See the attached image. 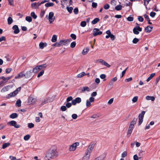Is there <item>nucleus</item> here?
Segmentation results:
<instances>
[{
	"label": "nucleus",
	"mask_w": 160,
	"mask_h": 160,
	"mask_svg": "<svg viewBox=\"0 0 160 160\" xmlns=\"http://www.w3.org/2000/svg\"><path fill=\"white\" fill-rule=\"evenodd\" d=\"M58 155V153L57 151V149L55 147H52L48 150L45 159L47 158L48 160L51 159H54L56 158Z\"/></svg>",
	"instance_id": "nucleus-1"
},
{
	"label": "nucleus",
	"mask_w": 160,
	"mask_h": 160,
	"mask_svg": "<svg viewBox=\"0 0 160 160\" xmlns=\"http://www.w3.org/2000/svg\"><path fill=\"white\" fill-rule=\"evenodd\" d=\"M71 40V39L61 40L59 42H57L53 44L52 46L59 47L62 45H66L68 44Z\"/></svg>",
	"instance_id": "nucleus-2"
},
{
	"label": "nucleus",
	"mask_w": 160,
	"mask_h": 160,
	"mask_svg": "<svg viewBox=\"0 0 160 160\" xmlns=\"http://www.w3.org/2000/svg\"><path fill=\"white\" fill-rule=\"evenodd\" d=\"M145 113V112L142 111L141 113H140L138 115V125H140L143 121V118L144 116Z\"/></svg>",
	"instance_id": "nucleus-3"
},
{
	"label": "nucleus",
	"mask_w": 160,
	"mask_h": 160,
	"mask_svg": "<svg viewBox=\"0 0 160 160\" xmlns=\"http://www.w3.org/2000/svg\"><path fill=\"white\" fill-rule=\"evenodd\" d=\"M95 146V144L94 143H91L88 146V148H87L86 152L85 153H87L90 155L91 154V153L94 147Z\"/></svg>",
	"instance_id": "nucleus-4"
},
{
	"label": "nucleus",
	"mask_w": 160,
	"mask_h": 160,
	"mask_svg": "<svg viewBox=\"0 0 160 160\" xmlns=\"http://www.w3.org/2000/svg\"><path fill=\"white\" fill-rule=\"evenodd\" d=\"M50 24L52 23L55 19V17L54 16V13L53 12H50L49 13L48 18Z\"/></svg>",
	"instance_id": "nucleus-5"
},
{
	"label": "nucleus",
	"mask_w": 160,
	"mask_h": 160,
	"mask_svg": "<svg viewBox=\"0 0 160 160\" xmlns=\"http://www.w3.org/2000/svg\"><path fill=\"white\" fill-rule=\"evenodd\" d=\"M8 124H9L16 128H19L21 127L20 125L17 124L16 122L13 120L8 122Z\"/></svg>",
	"instance_id": "nucleus-6"
},
{
	"label": "nucleus",
	"mask_w": 160,
	"mask_h": 160,
	"mask_svg": "<svg viewBox=\"0 0 160 160\" xmlns=\"http://www.w3.org/2000/svg\"><path fill=\"white\" fill-rule=\"evenodd\" d=\"M142 29L140 26L135 27L133 29V33L136 35H138L139 33V32L142 31Z\"/></svg>",
	"instance_id": "nucleus-7"
},
{
	"label": "nucleus",
	"mask_w": 160,
	"mask_h": 160,
	"mask_svg": "<svg viewBox=\"0 0 160 160\" xmlns=\"http://www.w3.org/2000/svg\"><path fill=\"white\" fill-rule=\"evenodd\" d=\"M79 145V143L77 142L73 143L69 147V150L70 151H75L77 148V147Z\"/></svg>",
	"instance_id": "nucleus-8"
},
{
	"label": "nucleus",
	"mask_w": 160,
	"mask_h": 160,
	"mask_svg": "<svg viewBox=\"0 0 160 160\" xmlns=\"http://www.w3.org/2000/svg\"><path fill=\"white\" fill-rule=\"evenodd\" d=\"M93 35L94 36L100 35L102 34V32L99 31V30L97 28H94L93 29Z\"/></svg>",
	"instance_id": "nucleus-9"
},
{
	"label": "nucleus",
	"mask_w": 160,
	"mask_h": 160,
	"mask_svg": "<svg viewBox=\"0 0 160 160\" xmlns=\"http://www.w3.org/2000/svg\"><path fill=\"white\" fill-rule=\"evenodd\" d=\"M81 102V99L79 97L76 98L75 99L72 100V103L73 105H75L77 103H79Z\"/></svg>",
	"instance_id": "nucleus-10"
},
{
	"label": "nucleus",
	"mask_w": 160,
	"mask_h": 160,
	"mask_svg": "<svg viewBox=\"0 0 160 160\" xmlns=\"http://www.w3.org/2000/svg\"><path fill=\"white\" fill-rule=\"evenodd\" d=\"M12 29L14 30L13 32L15 34H18L20 32L19 29L17 25H14L12 28Z\"/></svg>",
	"instance_id": "nucleus-11"
},
{
	"label": "nucleus",
	"mask_w": 160,
	"mask_h": 160,
	"mask_svg": "<svg viewBox=\"0 0 160 160\" xmlns=\"http://www.w3.org/2000/svg\"><path fill=\"white\" fill-rule=\"evenodd\" d=\"M24 77L25 78V75L24 73V72L23 71L21 72L19 74H18L17 76H16L15 77V78L17 79L18 78H23Z\"/></svg>",
	"instance_id": "nucleus-12"
},
{
	"label": "nucleus",
	"mask_w": 160,
	"mask_h": 160,
	"mask_svg": "<svg viewBox=\"0 0 160 160\" xmlns=\"http://www.w3.org/2000/svg\"><path fill=\"white\" fill-rule=\"evenodd\" d=\"M32 70L28 71L25 74L26 78H31L32 76Z\"/></svg>",
	"instance_id": "nucleus-13"
},
{
	"label": "nucleus",
	"mask_w": 160,
	"mask_h": 160,
	"mask_svg": "<svg viewBox=\"0 0 160 160\" xmlns=\"http://www.w3.org/2000/svg\"><path fill=\"white\" fill-rule=\"evenodd\" d=\"M36 102V99L32 97H29L28 98V103L29 104H33Z\"/></svg>",
	"instance_id": "nucleus-14"
},
{
	"label": "nucleus",
	"mask_w": 160,
	"mask_h": 160,
	"mask_svg": "<svg viewBox=\"0 0 160 160\" xmlns=\"http://www.w3.org/2000/svg\"><path fill=\"white\" fill-rule=\"evenodd\" d=\"M40 5H41V4H40V2H34L31 4V7L32 8L36 9L38 8V7Z\"/></svg>",
	"instance_id": "nucleus-15"
},
{
	"label": "nucleus",
	"mask_w": 160,
	"mask_h": 160,
	"mask_svg": "<svg viewBox=\"0 0 160 160\" xmlns=\"http://www.w3.org/2000/svg\"><path fill=\"white\" fill-rule=\"evenodd\" d=\"M79 90L82 91V92H83L85 91L89 92L90 91V89L88 87H81L79 88Z\"/></svg>",
	"instance_id": "nucleus-16"
},
{
	"label": "nucleus",
	"mask_w": 160,
	"mask_h": 160,
	"mask_svg": "<svg viewBox=\"0 0 160 160\" xmlns=\"http://www.w3.org/2000/svg\"><path fill=\"white\" fill-rule=\"evenodd\" d=\"M99 62L108 68H109L110 67V65L109 64L102 59H100L99 61Z\"/></svg>",
	"instance_id": "nucleus-17"
},
{
	"label": "nucleus",
	"mask_w": 160,
	"mask_h": 160,
	"mask_svg": "<svg viewBox=\"0 0 160 160\" xmlns=\"http://www.w3.org/2000/svg\"><path fill=\"white\" fill-rule=\"evenodd\" d=\"M152 28L153 27L148 26L145 28V30L147 33H150L152 31Z\"/></svg>",
	"instance_id": "nucleus-18"
},
{
	"label": "nucleus",
	"mask_w": 160,
	"mask_h": 160,
	"mask_svg": "<svg viewBox=\"0 0 160 160\" xmlns=\"http://www.w3.org/2000/svg\"><path fill=\"white\" fill-rule=\"evenodd\" d=\"M16 91H14L9 94H8L6 96V98H9L15 96L17 95L16 93L15 92Z\"/></svg>",
	"instance_id": "nucleus-19"
},
{
	"label": "nucleus",
	"mask_w": 160,
	"mask_h": 160,
	"mask_svg": "<svg viewBox=\"0 0 160 160\" xmlns=\"http://www.w3.org/2000/svg\"><path fill=\"white\" fill-rule=\"evenodd\" d=\"M47 44L46 43H44L43 42H41L39 44V47L40 48L42 49L44 47L47 46Z\"/></svg>",
	"instance_id": "nucleus-20"
},
{
	"label": "nucleus",
	"mask_w": 160,
	"mask_h": 160,
	"mask_svg": "<svg viewBox=\"0 0 160 160\" xmlns=\"http://www.w3.org/2000/svg\"><path fill=\"white\" fill-rule=\"evenodd\" d=\"M90 155L85 153L84 156L83 157L82 160H89L90 158Z\"/></svg>",
	"instance_id": "nucleus-21"
},
{
	"label": "nucleus",
	"mask_w": 160,
	"mask_h": 160,
	"mask_svg": "<svg viewBox=\"0 0 160 160\" xmlns=\"http://www.w3.org/2000/svg\"><path fill=\"white\" fill-rule=\"evenodd\" d=\"M146 99L147 100H151L152 101H153L155 99V97L153 96H147L146 97Z\"/></svg>",
	"instance_id": "nucleus-22"
},
{
	"label": "nucleus",
	"mask_w": 160,
	"mask_h": 160,
	"mask_svg": "<svg viewBox=\"0 0 160 160\" xmlns=\"http://www.w3.org/2000/svg\"><path fill=\"white\" fill-rule=\"evenodd\" d=\"M49 98H46L43 101L42 103L41 104L42 105H43L46 103L48 102H52V101Z\"/></svg>",
	"instance_id": "nucleus-23"
},
{
	"label": "nucleus",
	"mask_w": 160,
	"mask_h": 160,
	"mask_svg": "<svg viewBox=\"0 0 160 160\" xmlns=\"http://www.w3.org/2000/svg\"><path fill=\"white\" fill-rule=\"evenodd\" d=\"M18 116V114L16 113H13L11 114L10 116V118H17Z\"/></svg>",
	"instance_id": "nucleus-24"
},
{
	"label": "nucleus",
	"mask_w": 160,
	"mask_h": 160,
	"mask_svg": "<svg viewBox=\"0 0 160 160\" xmlns=\"http://www.w3.org/2000/svg\"><path fill=\"white\" fill-rule=\"evenodd\" d=\"M137 120V118H134L131 121L130 125L134 126V125L135 124Z\"/></svg>",
	"instance_id": "nucleus-25"
},
{
	"label": "nucleus",
	"mask_w": 160,
	"mask_h": 160,
	"mask_svg": "<svg viewBox=\"0 0 160 160\" xmlns=\"http://www.w3.org/2000/svg\"><path fill=\"white\" fill-rule=\"evenodd\" d=\"M155 73H152L150 75L149 77L147 79L146 81L147 82H149L150 80H151L153 77L155 75Z\"/></svg>",
	"instance_id": "nucleus-26"
},
{
	"label": "nucleus",
	"mask_w": 160,
	"mask_h": 160,
	"mask_svg": "<svg viewBox=\"0 0 160 160\" xmlns=\"http://www.w3.org/2000/svg\"><path fill=\"white\" fill-rule=\"evenodd\" d=\"M10 145V143L9 142L5 143L2 145V148L4 149L8 147Z\"/></svg>",
	"instance_id": "nucleus-27"
},
{
	"label": "nucleus",
	"mask_w": 160,
	"mask_h": 160,
	"mask_svg": "<svg viewBox=\"0 0 160 160\" xmlns=\"http://www.w3.org/2000/svg\"><path fill=\"white\" fill-rule=\"evenodd\" d=\"M99 20L100 19L98 18H96L92 21V24H95L98 22Z\"/></svg>",
	"instance_id": "nucleus-28"
},
{
	"label": "nucleus",
	"mask_w": 160,
	"mask_h": 160,
	"mask_svg": "<svg viewBox=\"0 0 160 160\" xmlns=\"http://www.w3.org/2000/svg\"><path fill=\"white\" fill-rule=\"evenodd\" d=\"M54 4L53 2H48L46 3L45 6L46 7H52L53 6Z\"/></svg>",
	"instance_id": "nucleus-29"
},
{
	"label": "nucleus",
	"mask_w": 160,
	"mask_h": 160,
	"mask_svg": "<svg viewBox=\"0 0 160 160\" xmlns=\"http://www.w3.org/2000/svg\"><path fill=\"white\" fill-rule=\"evenodd\" d=\"M86 75L84 72H82L81 73L78 74L77 77L78 78H81Z\"/></svg>",
	"instance_id": "nucleus-30"
},
{
	"label": "nucleus",
	"mask_w": 160,
	"mask_h": 160,
	"mask_svg": "<svg viewBox=\"0 0 160 160\" xmlns=\"http://www.w3.org/2000/svg\"><path fill=\"white\" fill-rule=\"evenodd\" d=\"M105 158V156L103 155H101L96 158L95 160H104Z\"/></svg>",
	"instance_id": "nucleus-31"
},
{
	"label": "nucleus",
	"mask_w": 160,
	"mask_h": 160,
	"mask_svg": "<svg viewBox=\"0 0 160 160\" xmlns=\"http://www.w3.org/2000/svg\"><path fill=\"white\" fill-rule=\"evenodd\" d=\"M89 51V49L86 48L84 49L82 52V53L83 55H86L87 54Z\"/></svg>",
	"instance_id": "nucleus-32"
},
{
	"label": "nucleus",
	"mask_w": 160,
	"mask_h": 160,
	"mask_svg": "<svg viewBox=\"0 0 160 160\" xmlns=\"http://www.w3.org/2000/svg\"><path fill=\"white\" fill-rule=\"evenodd\" d=\"M13 22V19L12 18L10 17H9L8 19V22L9 25H10Z\"/></svg>",
	"instance_id": "nucleus-33"
},
{
	"label": "nucleus",
	"mask_w": 160,
	"mask_h": 160,
	"mask_svg": "<svg viewBox=\"0 0 160 160\" xmlns=\"http://www.w3.org/2000/svg\"><path fill=\"white\" fill-rule=\"evenodd\" d=\"M57 36L56 35H54L52 38L51 41L52 42H55L57 41Z\"/></svg>",
	"instance_id": "nucleus-34"
},
{
	"label": "nucleus",
	"mask_w": 160,
	"mask_h": 160,
	"mask_svg": "<svg viewBox=\"0 0 160 160\" xmlns=\"http://www.w3.org/2000/svg\"><path fill=\"white\" fill-rule=\"evenodd\" d=\"M122 7L121 5H119L115 7V9L117 11L120 10L122 9Z\"/></svg>",
	"instance_id": "nucleus-35"
},
{
	"label": "nucleus",
	"mask_w": 160,
	"mask_h": 160,
	"mask_svg": "<svg viewBox=\"0 0 160 160\" xmlns=\"http://www.w3.org/2000/svg\"><path fill=\"white\" fill-rule=\"evenodd\" d=\"M26 20L29 22H31L32 21V19L30 16H27L25 18Z\"/></svg>",
	"instance_id": "nucleus-36"
},
{
	"label": "nucleus",
	"mask_w": 160,
	"mask_h": 160,
	"mask_svg": "<svg viewBox=\"0 0 160 160\" xmlns=\"http://www.w3.org/2000/svg\"><path fill=\"white\" fill-rule=\"evenodd\" d=\"M31 15L34 19H36L37 17L34 12H32L31 13Z\"/></svg>",
	"instance_id": "nucleus-37"
},
{
	"label": "nucleus",
	"mask_w": 160,
	"mask_h": 160,
	"mask_svg": "<svg viewBox=\"0 0 160 160\" xmlns=\"http://www.w3.org/2000/svg\"><path fill=\"white\" fill-rule=\"evenodd\" d=\"M39 67L40 68L42 69V68H46L47 66V65L46 63H45L43 64L39 65Z\"/></svg>",
	"instance_id": "nucleus-38"
},
{
	"label": "nucleus",
	"mask_w": 160,
	"mask_h": 160,
	"mask_svg": "<svg viewBox=\"0 0 160 160\" xmlns=\"http://www.w3.org/2000/svg\"><path fill=\"white\" fill-rule=\"evenodd\" d=\"M0 79H2L3 80V81H2L0 82V85H1L2 83L4 82V81L5 82H7L6 78H5L4 77H0Z\"/></svg>",
	"instance_id": "nucleus-39"
},
{
	"label": "nucleus",
	"mask_w": 160,
	"mask_h": 160,
	"mask_svg": "<svg viewBox=\"0 0 160 160\" xmlns=\"http://www.w3.org/2000/svg\"><path fill=\"white\" fill-rule=\"evenodd\" d=\"M44 73V71L43 70H42L41 72L39 73L38 74L37 77L38 78L40 77V76L42 75Z\"/></svg>",
	"instance_id": "nucleus-40"
},
{
	"label": "nucleus",
	"mask_w": 160,
	"mask_h": 160,
	"mask_svg": "<svg viewBox=\"0 0 160 160\" xmlns=\"http://www.w3.org/2000/svg\"><path fill=\"white\" fill-rule=\"evenodd\" d=\"M21 102L20 100H18L17 101L16 105L18 107H20L21 106Z\"/></svg>",
	"instance_id": "nucleus-41"
},
{
	"label": "nucleus",
	"mask_w": 160,
	"mask_h": 160,
	"mask_svg": "<svg viewBox=\"0 0 160 160\" xmlns=\"http://www.w3.org/2000/svg\"><path fill=\"white\" fill-rule=\"evenodd\" d=\"M30 136L29 135H27L24 136V139L25 140H28L30 138Z\"/></svg>",
	"instance_id": "nucleus-42"
},
{
	"label": "nucleus",
	"mask_w": 160,
	"mask_h": 160,
	"mask_svg": "<svg viewBox=\"0 0 160 160\" xmlns=\"http://www.w3.org/2000/svg\"><path fill=\"white\" fill-rule=\"evenodd\" d=\"M67 10L69 12V13H71L72 12V10H73V8L72 7H67Z\"/></svg>",
	"instance_id": "nucleus-43"
},
{
	"label": "nucleus",
	"mask_w": 160,
	"mask_h": 160,
	"mask_svg": "<svg viewBox=\"0 0 160 160\" xmlns=\"http://www.w3.org/2000/svg\"><path fill=\"white\" fill-rule=\"evenodd\" d=\"M139 41V39L137 38H135L132 40V42L134 44H136Z\"/></svg>",
	"instance_id": "nucleus-44"
},
{
	"label": "nucleus",
	"mask_w": 160,
	"mask_h": 160,
	"mask_svg": "<svg viewBox=\"0 0 160 160\" xmlns=\"http://www.w3.org/2000/svg\"><path fill=\"white\" fill-rule=\"evenodd\" d=\"M80 25L82 27H84L86 25V22L85 21H82L81 22Z\"/></svg>",
	"instance_id": "nucleus-45"
},
{
	"label": "nucleus",
	"mask_w": 160,
	"mask_h": 160,
	"mask_svg": "<svg viewBox=\"0 0 160 160\" xmlns=\"http://www.w3.org/2000/svg\"><path fill=\"white\" fill-rule=\"evenodd\" d=\"M70 37L73 40H75L76 39V36L74 34H71L70 35Z\"/></svg>",
	"instance_id": "nucleus-46"
},
{
	"label": "nucleus",
	"mask_w": 160,
	"mask_h": 160,
	"mask_svg": "<svg viewBox=\"0 0 160 160\" xmlns=\"http://www.w3.org/2000/svg\"><path fill=\"white\" fill-rule=\"evenodd\" d=\"M86 105L87 107H89L91 105V102L89 101V100H87L86 101Z\"/></svg>",
	"instance_id": "nucleus-47"
},
{
	"label": "nucleus",
	"mask_w": 160,
	"mask_h": 160,
	"mask_svg": "<svg viewBox=\"0 0 160 160\" xmlns=\"http://www.w3.org/2000/svg\"><path fill=\"white\" fill-rule=\"evenodd\" d=\"M103 8L105 9H108L110 8V6L108 4L106 3L104 6Z\"/></svg>",
	"instance_id": "nucleus-48"
},
{
	"label": "nucleus",
	"mask_w": 160,
	"mask_h": 160,
	"mask_svg": "<svg viewBox=\"0 0 160 160\" xmlns=\"http://www.w3.org/2000/svg\"><path fill=\"white\" fill-rule=\"evenodd\" d=\"M138 96L134 97L132 99V101L134 103L136 102L138 99Z\"/></svg>",
	"instance_id": "nucleus-49"
},
{
	"label": "nucleus",
	"mask_w": 160,
	"mask_h": 160,
	"mask_svg": "<svg viewBox=\"0 0 160 160\" xmlns=\"http://www.w3.org/2000/svg\"><path fill=\"white\" fill-rule=\"evenodd\" d=\"M76 45V43L75 42H72L70 45V47L72 48H73L75 47Z\"/></svg>",
	"instance_id": "nucleus-50"
},
{
	"label": "nucleus",
	"mask_w": 160,
	"mask_h": 160,
	"mask_svg": "<svg viewBox=\"0 0 160 160\" xmlns=\"http://www.w3.org/2000/svg\"><path fill=\"white\" fill-rule=\"evenodd\" d=\"M34 127V124L32 123H28V127L30 128H32Z\"/></svg>",
	"instance_id": "nucleus-51"
},
{
	"label": "nucleus",
	"mask_w": 160,
	"mask_h": 160,
	"mask_svg": "<svg viewBox=\"0 0 160 160\" xmlns=\"http://www.w3.org/2000/svg\"><path fill=\"white\" fill-rule=\"evenodd\" d=\"M72 97L71 96H69V97H68L67 98V99H66V102H69V101L73 100H72Z\"/></svg>",
	"instance_id": "nucleus-52"
},
{
	"label": "nucleus",
	"mask_w": 160,
	"mask_h": 160,
	"mask_svg": "<svg viewBox=\"0 0 160 160\" xmlns=\"http://www.w3.org/2000/svg\"><path fill=\"white\" fill-rule=\"evenodd\" d=\"M72 103L69 102H67V103H66V107L68 108L71 107L72 106Z\"/></svg>",
	"instance_id": "nucleus-53"
},
{
	"label": "nucleus",
	"mask_w": 160,
	"mask_h": 160,
	"mask_svg": "<svg viewBox=\"0 0 160 160\" xmlns=\"http://www.w3.org/2000/svg\"><path fill=\"white\" fill-rule=\"evenodd\" d=\"M61 109L62 111H65L67 109V107L65 106H62L61 107Z\"/></svg>",
	"instance_id": "nucleus-54"
},
{
	"label": "nucleus",
	"mask_w": 160,
	"mask_h": 160,
	"mask_svg": "<svg viewBox=\"0 0 160 160\" xmlns=\"http://www.w3.org/2000/svg\"><path fill=\"white\" fill-rule=\"evenodd\" d=\"M127 152L126 151H124L122 154L121 157L122 158H124L127 156Z\"/></svg>",
	"instance_id": "nucleus-55"
},
{
	"label": "nucleus",
	"mask_w": 160,
	"mask_h": 160,
	"mask_svg": "<svg viewBox=\"0 0 160 160\" xmlns=\"http://www.w3.org/2000/svg\"><path fill=\"white\" fill-rule=\"evenodd\" d=\"M73 12L75 14H77L78 12V8L74 9Z\"/></svg>",
	"instance_id": "nucleus-56"
},
{
	"label": "nucleus",
	"mask_w": 160,
	"mask_h": 160,
	"mask_svg": "<svg viewBox=\"0 0 160 160\" xmlns=\"http://www.w3.org/2000/svg\"><path fill=\"white\" fill-rule=\"evenodd\" d=\"M156 14L155 12H152L150 13V15L151 17L153 18L156 15Z\"/></svg>",
	"instance_id": "nucleus-57"
},
{
	"label": "nucleus",
	"mask_w": 160,
	"mask_h": 160,
	"mask_svg": "<svg viewBox=\"0 0 160 160\" xmlns=\"http://www.w3.org/2000/svg\"><path fill=\"white\" fill-rule=\"evenodd\" d=\"M72 117L73 119H75L77 118L78 115L76 114H73L72 115Z\"/></svg>",
	"instance_id": "nucleus-58"
},
{
	"label": "nucleus",
	"mask_w": 160,
	"mask_h": 160,
	"mask_svg": "<svg viewBox=\"0 0 160 160\" xmlns=\"http://www.w3.org/2000/svg\"><path fill=\"white\" fill-rule=\"evenodd\" d=\"M138 20L140 22H142L144 20L143 18L141 16H139L138 17Z\"/></svg>",
	"instance_id": "nucleus-59"
},
{
	"label": "nucleus",
	"mask_w": 160,
	"mask_h": 160,
	"mask_svg": "<svg viewBox=\"0 0 160 160\" xmlns=\"http://www.w3.org/2000/svg\"><path fill=\"white\" fill-rule=\"evenodd\" d=\"M5 58L6 59V61H9L11 60V58L8 55L5 56Z\"/></svg>",
	"instance_id": "nucleus-60"
},
{
	"label": "nucleus",
	"mask_w": 160,
	"mask_h": 160,
	"mask_svg": "<svg viewBox=\"0 0 160 160\" xmlns=\"http://www.w3.org/2000/svg\"><path fill=\"white\" fill-rule=\"evenodd\" d=\"M97 6V3L96 2H93L92 4V7L94 8H96Z\"/></svg>",
	"instance_id": "nucleus-61"
},
{
	"label": "nucleus",
	"mask_w": 160,
	"mask_h": 160,
	"mask_svg": "<svg viewBox=\"0 0 160 160\" xmlns=\"http://www.w3.org/2000/svg\"><path fill=\"white\" fill-rule=\"evenodd\" d=\"M127 19L129 21H132L133 20V18L131 17H128L127 18Z\"/></svg>",
	"instance_id": "nucleus-62"
},
{
	"label": "nucleus",
	"mask_w": 160,
	"mask_h": 160,
	"mask_svg": "<svg viewBox=\"0 0 160 160\" xmlns=\"http://www.w3.org/2000/svg\"><path fill=\"white\" fill-rule=\"evenodd\" d=\"M21 87H19L15 91H16V92H15L16 93V94H17L18 93L19 91H20L21 90Z\"/></svg>",
	"instance_id": "nucleus-63"
},
{
	"label": "nucleus",
	"mask_w": 160,
	"mask_h": 160,
	"mask_svg": "<svg viewBox=\"0 0 160 160\" xmlns=\"http://www.w3.org/2000/svg\"><path fill=\"white\" fill-rule=\"evenodd\" d=\"M32 72H34V73H36L38 72L36 67L35 68H33L32 70Z\"/></svg>",
	"instance_id": "nucleus-64"
}]
</instances>
